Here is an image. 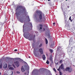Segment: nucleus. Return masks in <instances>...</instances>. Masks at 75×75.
<instances>
[{
    "label": "nucleus",
    "mask_w": 75,
    "mask_h": 75,
    "mask_svg": "<svg viewBox=\"0 0 75 75\" xmlns=\"http://www.w3.org/2000/svg\"><path fill=\"white\" fill-rule=\"evenodd\" d=\"M55 24V22H54L53 23V25H54V24Z\"/></svg>",
    "instance_id": "obj_37"
},
{
    "label": "nucleus",
    "mask_w": 75,
    "mask_h": 75,
    "mask_svg": "<svg viewBox=\"0 0 75 75\" xmlns=\"http://www.w3.org/2000/svg\"><path fill=\"white\" fill-rule=\"evenodd\" d=\"M23 35L25 38L26 39H28L29 40H30V41L32 40V36L31 35V34H30L29 32H26L25 33H25H24Z\"/></svg>",
    "instance_id": "obj_3"
},
{
    "label": "nucleus",
    "mask_w": 75,
    "mask_h": 75,
    "mask_svg": "<svg viewBox=\"0 0 75 75\" xmlns=\"http://www.w3.org/2000/svg\"><path fill=\"white\" fill-rule=\"evenodd\" d=\"M0 68H2V63L1 62L0 63Z\"/></svg>",
    "instance_id": "obj_20"
},
{
    "label": "nucleus",
    "mask_w": 75,
    "mask_h": 75,
    "mask_svg": "<svg viewBox=\"0 0 75 75\" xmlns=\"http://www.w3.org/2000/svg\"><path fill=\"white\" fill-rule=\"evenodd\" d=\"M14 51H18V50L17 49H15L14 50Z\"/></svg>",
    "instance_id": "obj_32"
},
{
    "label": "nucleus",
    "mask_w": 75,
    "mask_h": 75,
    "mask_svg": "<svg viewBox=\"0 0 75 75\" xmlns=\"http://www.w3.org/2000/svg\"><path fill=\"white\" fill-rule=\"evenodd\" d=\"M36 13L38 15L39 18L40 19V20L42 19V17H43L42 20H43V21H44V20H45V18L44 14H42L41 12L40 11H37L36 12Z\"/></svg>",
    "instance_id": "obj_2"
},
{
    "label": "nucleus",
    "mask_w": 75,
    "mask_h": 75,
    "mask_svg": "<svg viewBox=\"0 0 75 75\" xmlns=\"http://www.w3.org/2000/svg\"><path fill=\"white\" fill-rule=\"evenodd\" d=\"M39 52L41 54H43V51H42V48L39 49Z\"/></svg>",
    "instance_id": "obj_10"
},
{
    "label": "nucleus",
    "mask_w": 75,
    "mask_h": 75,
    "mask_svg": "<svg viewBox=\"0 0 75 75\" xmlns=\"http://www.w3.org/2000/svg\"><path fill=\"white\" fill-rule=\"evenodd\" d=\"M0 75H1V73L0 72Z\"/></svg>",
    "instance_id": "obj_39"
},
{
    "label": "nucleus",
    "mask_w": 75,
    "mask_h": 75,
    "mask_svg": "<svg viewBox=\"0 0 75 75\" xmlns=\"http://www.w3.org/2000/svg\"><path fill=\"white\" fill-rule=\"evenodd\" d=\"M62 60H60V61H59V62L60 63V64H62Z\"/></svg>",
    "instance_id": "obj_27"
},
{
    "label": "nucleus",
    "mask_w": 75,
    "mask_h": 75,
    "mask_svg": "<svg viewBox=\"0 0 75 75\" xmlns=\"http://www.w3.org/2000/svg\"><path fill=\"white\" fill-rule=\"evenodd\" d=\"M65 70L66 71H68L69 72H71V70L70 69V68L69 67H67L66 68Z\"/></svg>",
    "instance_id": "obj_8"
},
{
    "label": "nucleus",
    "mask_w": 75,
    "mask_h": 75,
    "mask_svg": "<svg viewBox=\"0 0 75 75\" xmlns=\"http://www.w3.org/2000/svg\"><path fill=\"white\" fill-rule=\"evenodd\" d=\"M56 75H58L57 74H56Z\"/></svg>",
    "instance_id": "obj_46"
},
{
    "label": "nucleus",
    "mask_w": 75,
    "mask_h": 75,
    "mask_svg": "<svg viewBox=\"0 0 75 75\" xmlns=\"http://www.w3.org/2000/svg\"><path fill=\"white\" fill-rule=\"evenodd\" d=\"M45 41L46 44H48V40L46 38H45Z\"/></svg>",
    "instance_id": "obj_15"
},
{
    "label": "nucleus",
    "mask_w": 75,
    "mask_h": 75,
    "mask_svg": "<svg viewBox=\"0 0 75 75\" xmlns=\"http://www.w3.org/2000/svg\"><path fill=\"white\" fill-rule=\"evenodd\" d=\"M66 1H67V0H66Z\"/></svg>",
    "instance_id": "obj_45"
},
{
    "label": "nucleus",
    "mask_w": 75,
    "mask_h": 75,
    "mask_svg": "<svg viewBox=\"0 0 75 75\" xmlns=\"http://www.w3.org/2000/svg\"><path fill=\"white\" fill-rule=\"evenodd\" d=\"M11 74H10L9 75H12L13 74V71H12L11 72H10Z\"/></svg>",
    "instance_id": "obj_29"
},
{
    "label": "nucleus",
    "mask_w": 75,
    "mask_h": 75,
    "mask_svg": "<svg viewBox=\"0 0 75 75\" xmlns=\"http://www.w3.org/2000/svg\"><path fill=\"white\" fill-rule=\"evenodd\" d=\"M53 70L54 71H55V72H57V71H56V69L55 68H53Z\"/></svg>",
    "instance_id": "obj_24"
},
{
    "label": "nucleus",
    "mask_w": 75,
    "mask_h": 75,
    "mask_svg": "<svg viewBox=\"0 0 75 75\" xmlns=\"http://www.w3.org/2000/svg\"><path fill=\"white\" fill-rule=\"evenodd\" d=\"M12 66L13 67H14V68H16V66H15V65H14V64H12Z\"/></svg>",
    "instance_id": "obj_28"
},
{
    "label": "nucleus",
    "mask_w": 75,
    "mask_h": 75,
    "mask_svg": "<svg viewBox=\"0 0 75 75\" xmlns=\"http://www.w3.org/2000/svg\"><path fill=\"white\" fill-rule=\"evenodd\" d=\"M40 30H42V25L41 24H40Z\"/></svg>",
    "instance_id": "obj_14"
},
{
    "label": "nucleus",
    "mask_w": 75,
    "mask_h": 75,
    "mask_svg": "<svg viewBox=\"0 0 75 75\" xmlns=\"http://www.w3.org/2000/svg\"><path fill=\"white\" fill-rule=\"evenodd\" d=\"M45 28H43V31H45Z\"/></svg>",
    "instance_id": "obj_35"
},
{
    "label": "nucleus",
    "mask_w": 75,
    "mask_h": 75,
    "mask_svg": "<svg viewBox=\"0 0 75 75\" xmlns=\"http://www.w3.org/2000/svg\"><path fill=\"white\" fill-rule=\"evenodd\" d=\"M42 58L43 60H45L46 57H45V56L44 55H43L42 56Z\"/></svg>",
    "instance_id": "obj_12"
},
{
    "label": "nucleus",
    "mask_w": 75,
    "mask_h": 75,
    "mask_svg": "<svg viewBox=\"0 0 75 75\" xmlns=\"http://www.w3.org/2000/svg\"><path fill=\"white\" fill-rule=\"evenodd\" d=\"M33 48L34 49V51L33 52L34 54L36 57H38V55L39 54L38 52H39V49L37 47H35Z\"/></svg>",
    "instance_id": "obj_4"
},
{
    "label": "nucleus",
    "mask_w": 75,
    "mask_h": 75,
    "mask_svg": "<svg viewBox=\"0 0 75 75\" xmlns=\"http://www.w3.org/2000/svg\"><path fill=\"white\" fill-rule=\"evenodd\" d=\"M59 75H62V72L61 71H59Z\"/></svg>",
    "instance_id": "obj_26"
},
{
    "label": "nucleus",
    "mask_w": 75,
    "mask_h": 75,
    "mask_svg": "<svg viewBox=\"0 0 75 75\" xmlns=\"http://www.w3.org/2000/svg\"><path fill=\"white\" fill-rule=\"evenodd\" d=\"M35 45V44L33 43L32 44V46H33V47H34V46Z\"/></svg>",
    "instance_id": "obj_30"
},
{
    "label": "nucleus",
    "mask_w": 75,
    "mask_h": 75,
    "mask_svg": "<svg viewBox=\"0 0 75 75\" xmlns=\"http://www.w3.org/2000/svg\"><path fill=\"white\" fill-rule=\"evenodd\" d=\"M33 42H35V40H34V39H33Z\"/></svg>",
    "instance_id": "obj_34"
},
{
    "label": "nucleus",
    "mask_w": 75,
    "mask_h": 75,
    "mask_svg": "<svg viewBox=\"0 0 75 75\" xmlns=\"http://www.w3.org/2000/svg\"><path fill=\"white\" fill-rule=\"evenodd\" d=\"M42 43H41L40 45L39 46V47H42Z\"/></svg>",
    "instance_id": "obj_25"
},
{
    "label": "nucleus",
    "mask_w": 75,
    "mask_h": 75,
    "mask_svg": "<svg viewBox=\"0 0 75 75\" xmlns=\"http://www.w3.org/2000/svg\"><path fill=\"white\" fill-rule=\"evenodd\" d=\"M4 68H7V64H5L3 66Z\"/></svg>",
    "instance_id": "obj_11"
},
{
    "label": "nucleus",
    "mask_w": 75,
    "mask_h": 75,
    "mask_svg": "<svg viewBox=\"0 0 75 75\" xmlns=\"http://www.w3.org/2000/svg\"><path fill=\"white\" fill-rule=\"evenodd\" d=\"M49 51L51 52V53H52V52H53V50L51 49H50Z\"/></svg>",
    "instance_id": "obj_18"
},
{
    "label": "nucleus",
    "mask_w": 75,
    "mask_h": 75,
    "mask_svg": "<svg viewBox=\"0 0 75 75\" xmlns=\"http://www.w3.org/2000/svg\"><path fill=\"white\" fill-rule=\"evenodd\" d=\"M16 14L17 17H19L23 13H25L27 11L25 10V8L22 6H18L15 8Z\"/></svg>",
    "instance_id": "obj_1"
},
{
    "label": "nucleus",
    "mask_w": 75,
    "mask_h": 75,
    "mask_svg": "<svg viewBox=\"0 0 75 75\" xmlns=\"http://www.w3.org/2000/svg\"><path fill=\"white\" fill-rule=\"evenodd\" d=\"M46 63V64H48L50 63V62H49V61L48 60H47V61Z\"/></svg>",
    "instance_id": "obj_23"
},
{
    "label": "nucleus",
    "mask_w": 75,
    "mask_h": 75,
    "mask_svg": "<svg viewBox=\"0 0 75 75\" xmlns=\"http://www.w3.org/2000/svg\"><path fill=\"white\" fill-rule=\"evenodd\" d=\"M59 67L61 69H64V66L63 64H62Z\"/></svg>",
    "instance_id": "obj_9"
},
{
    "label": "nucleus",
    "mask_w": 75,
    "mask_h": 75,
    "mask_svg": "<svg viewBox=\"0 0 75 75\" xmlns=\"http://www.w3.org/2000/svg\"><path fill=\"white\" fill-rule=\"evenodd\" d=\"M51 0H48V1H50Z\"/></svg>",
    "instance_id": "obj_43"
},
{
    "label": "nucleus",
    "mask_w": 75,
    "mask_h": 75,
    "mask_svg": "<svg viewBox=\"0 0 75 75\" xmlns=\"http://www.w3.org/2000/svg\"><path fill=\"white\" fill-rule=\"evenodd\" d=\"M52 54H51L50 55V61H52V62H53V61H52V59H51V57H52Z\"/></svg>",
    "instance_id": "obj_16"
},
{
    "label": "nucleus",
    "mask_w": 75,
    "mask_h": 75,
    "mask_svg": "<svg viewBox=\"0 0 75 75\" xmlns=\"http://www.w3.org/2000/svg\"><path fill=\"white\" fill-rule=\"evenodd\" d=\"M29 24H30V26L31 27H32V23H31L30 22H29Z\"/></svg>",
    "instance_id": "obj_21"
},
{
    "label": "nucleus",
    "mask_w": 75,
    "mask_h": 75,
    "mask_svg": "<svg viewBox=\"0 0 75 75\" xmlns=\"http://www.w3.org/2000/svg\"><path fill=\"white\" fill-rule=\"evenodd\" d=\"M64 15L65 17V13H64Z\"/></svg>",
    "instance_id": "obj_41"
},
{
    "label": "nucleus",
    "mask_w": 75,
    "mask_h": 75,
    "mask_svg": "<svg viewBox=\"0 0 75 75\" xmlns=\"http://www.w3.org/2000/svg\"><path fill=\"white\" fill-rule=\"evenodd\" d=\"M16 73H17V74H20V72H19V71H17L16 72Z\"/></svg>",
    "instance_id": "obj_31"
},
{
    "label": "nucleus",
    "mask_w": 75,
    "mask_h": 75,
    "mask_svg": "<svg viewBox=\"0 0 75 75\" xmlns=\"http://www.w3.org/2000/svg\"><path fill=\"white\" fill-rule=\"evenodd\" d=\"M53 45H54L53 44H52L51 45V46H53Z\"/></svg>",
    "instance_id": "obj_36"
},
{
    "label": "nucleus",
    "mask_w": 75,
    "mask_h": 75,
    "mask_svg": "<svg viewBox=\"0 0 75 75\" xmlns=\"http://www.w3.org/2000/svg\"><path fill=\"white\" fill-rule=\"evenodd\" d=\"M35 35H34V38H35Z\"/></svg>",
    "instance_id": "obj_38"
},
{
    "label": "nucleus",
    "mask_w": 75,
    "mask_h": 75,
    "mask_svg": "<svg viewBox=\"0 0 75 75\" xmlns=\"http://www.w3.org/2000/svg\"><path fill=\"white\" fill-rule=\"evenodd\" d=\"M25 24L23 25V33H24V32H25V30L26 31H28V29H25V28H24V27H25Z\"/></svg>",
    "instance_id": "obj_5"
},
{
    "label": "nucleus",
    "mask_w": 75,
    "mask_h": 75,
    "mask_svg": "<svg viewBox=\"0 0 75 75\" xmlns=\"http://www.w3.org/2000/svg\"><path fill=\"white\" fill-rule=\"evenodd\" d=\"M28 58H30V56H29V57H28Z\"/></svg>",
    "instance_id": "obj_40"
},
{
    "label": "nucleus",
    "mask_w": 75,
    "mask_h": 75,
    "mask_svg": "<svg viewBox=\"0 0 75 75\" xmlns=\"http://www.w3.org/2000/svg\"><path fill=\"white\" fill-rule=\"evenodd\" d=\"M58 63H56V64H58Z\"/></svg>",
    "instance_id": "obj_44"
},
{
    "label": "nucleus",
    "mask_w": 75,
    "mask_h": 75,
    "mask_svg": "<svg viewBox=\"0 0 75 75\" xmlns=\"http://www.w3.org/2000/svg\"><path fill=\"white\" fill-rule=\"evenodd\" d=\"M27 18L28 19V21H30V18L29 17V16H27Z\"/></svg>",
    "instance_id": "obj_17"
},
{
    "label": "nucleus",
    "mask_w": 75,
    "mask_h": 75,
    "mask_svg": "<svg viewBox=\"0 0 75 75\" xmlns=\"http://www.w3.org/2000/svg\"><path fill=\"white\" fill-rule=\"evenodd\" d=\"M21 23H23V21H24V20H23V19L22 18H20L19 19Z\"/></svg>",
    "instance_id": "obj_13"
},
{
    "label": "nucleus",
    "mask_w": 75,
    "mask_h": 75,
    "mask_svg": "<svg viewBox=\"0 0 75 75\" xmlns=\"http://www.w3.org/2000/svg\"><path fill=\"white\" fill-rule=\"evenodd\" d=\"M26 69V66H24V67H23V66H22L21 67V70L22 71V72H24V71H25V69Z\"/></svg>",
    "instance_id": "obj_7"
},
{
    "label": "nucleus",
    "mask_w": 75,
    "mask_h": 75,
    "mask_svg": "<svg viewBox=\"0 0 75 75\" xmlns=\"http://www.w3.org/2000/svg\"><path fill=\"white\" fill-rule=\"evenodd\" d=\"M10 69H11L12 70H13L14 68L13 67H10L9 68Z\"/></svg>",
    "instance_id": "obj_19"
},
{
    "label": "nucleus",
    "mask_w": 75,
    "mask_h": 75,
    "mask_svg": "<svg viewBox=\"0 0 75 75\" xmlns=\"http://www.w3.org/2000/svg\"><path fill=\"white\" fill-rule=\"evenodd\" d=\"M71 17H70L69 18V20H71Z\"/></svg>",
    "instance_id": "obj_33"
},
{
    "label": "nucleus",
    "mask_w": 75,
    "mask_h": 75,
    "mask_svg": "<svg viewBox=\"0 0 75 75\" xmlns=\"http://www.w3.org/2000/svg\"><path fill=\"white\" fill-rule=\"evenodd\" d=\"M71 22H72V20H71Z\"/></svg>",
    "instance_id": "obj_42"
},
{
    "label": "nucleus",
    "mask_w": 75,
    "mask_h": 75,
    "mask_svg": "<svg viewBox=\"0 0 75 75\" xmlns=\"http://www.w3.org/2000/svg\"><path fill=\"white\" fill-rule=\"evenodd\" d=\"M14 64L17 67H18L20 66V63L17 61L14 62Z\"/></svg>",
    "instance_id": "obj_6"
},
{
    "label": "nucleus",
    "mask_w": 75,
    "mask_h": 75,
    "mask_svg": "<svg viewBox=\"0 0 75 75\" xmlns=\"http://www.w3.org/2000/svg\"><path fill=\"white\" fill-rule=\"evenodd\" d=\"M57 71H60L61 68L59 67V68L57 69Z\"/></svg>",
    "instance_id": "obj_22"
}]
</instances>
